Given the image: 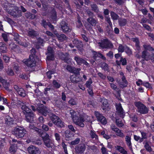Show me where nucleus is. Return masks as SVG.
Segmentation results:
<instances>
[{
	"mask_svg": "<svg viewBox=\"0 0 154 154\" xmlns=\"http://www.w3.org/2000/svg\"><path fill=\"white\" fill-rule=\"evenodd\" d=\"M69 103L71 105H75L77 104L76 101L75 99L71 98L68 101Z\"/></svg>",
	"mask_w": 154,
	"mask_h": 154,
	"instance_id": "obj_42",
	"label": "nucleus"
},
{
	"mask_svg": "<svg viewBox=\"0 0 154 154\" xmlns=\"http://www.w3.org/2000/svg\"><path fill=\"white\" fill-rule=\"evenodd\" d=\"M0 51L3 53L6 52L7 51V48L5 45L2 43H0Z\"/></svg>",
	"mask_w": 154,
	"mask_h": 154,
	"instance_id": "obj_31",
	"label": "nucleus"
},
{
	"mask_svg": "<svg viewBox=\"0 0 154 154\" xmlns=\"http://www.w3.org/2000/svg\"><path fill=\"white\" fill-rule=\"evenodd\" d=\"M54 51L51 47H48L47 57V63H48V60H53L54 59Z\"/></svg>",
	"mask_w": 154,
	"mask_h": 154,
	"instance_id": "obj_11",
	"label": "nucleus"
},
{
	"mask_svg": "<svg viewBox=\"0 0 154 154\" xmlns=\"http://www.w3.org/2000/svg\"><path fill=\"white\" fill-rule=\"evenodd\" d=\"M94 55L93 58L95 60H98L99 59V55H98V54H100V53H97L95 51L93 52Z\"/></svg>",
	"mask_w": 154,
	"mask_h": 154,
	"instance_id": "obj_47",
	"label": "nucleus"
},
{
	"mask_svg": "<svg viewBox=\"0 0 154 154\" xmlns=\"http://www.w3.org/2000/svg\"><path fill=\"white\" fill-rule=\"evenodd\" d=\"M53 85L56 88H59L60 87V85L56 81H54L53 82Z\"/></svg>",
	"mask_w": 154,
	"mask_h": 154,
	"instance_id": "obj_55",
	"label": "nucleus"
},
{
	"mask_svg": "<svg viewBox=\"0 0 154 154\" xmlns=\"http://www.w3.org/2000/svg\"><path fill=\"white\" fill-rule=\"evenodd\" d=\"M74 60L78 65H81L82 64H84L86 65H88V63L85 60L80 57L79 56L75 57Z\"/></svg>",
	"mask_w": 154,
	"mask_h": 154,
	"instance_id": "obj_19",
	"label": "nucleus"
},
{
	"mask_svg": "<svg viewBox=\"0 0 154 154\" xmlns=\"http://www.w3.org/2000/svg\"><path fill=\"white\" fill-rule=\"evenodd\" d=\"M25 116L26 120L28 122L32 123L34 120V115L32 112H29L24 114Z\"/></svg>",
	"mask_w": 154,
	"mask_h": 154,
	"instance_id": "obj_18",
	"label": "nucleus"
},
{
	"mask_svg": "<svg viewBox=\"0 0 154 154\" xmlns=\"http://www.w3.org/2000/svg\"><path fill=\"white\" fill-rule=\"evenodd\" d=\"M12 9L10 7L9 9L6 8L5 9L7 11H8L10 14L14 16H18L20 15V11H19L18 8L16 7L15 8V11H12Z\"/></svg>",
	"mask_w": 154,
	"mask_h": 154,
	"instance_id": "obj_12",
	"label": "nucleus"
},
{
	"mask_svg": "<svg viewBox=\"0 0 154 154\" xmlns=\"http://www.w3.org/2000/svg\"><path fill=\"white\" fill-rule=\"evenodd\" d=\"M152 54H151L147 51H144L142 52L141 57L146 61L151 60L154 62V52H152Z\"/></svg>",
	"mask_w": 154,
	"mask_h": 154,
	"instance_id": "obj_6",
	"label": "nucleus"
},
{
	"mask_svg": "<svg viewBox=\"0 0 154 154\" xmlns=\"http://www.w3.org/2000/svg\"><path fill=\"white\" fill-rule=\"evenodd\" d=\"M116 109L119 113L120 116L123 118L125 115V113L122 107L121 104L120 103H118L116 105Z\"/></svg>",
	"mask_w": 154,
	"mask_h": 154,
	"instance_id": "obj_17",
	"label": "nucleus"
},
{
	"mask_svg": "<svg viewBox=\"0 0 154 154\" xmlns=\"http://www.w3.org/2000/svg\"><path fill=\"white\" fill-rule=\"evenodd\" d=\"M23 62L28 67H32L35 65V58L32 55H30L29 59L23 60Z\"/></svg>",
	"mask_w": 154,
	"mask_h": 154,
	"instance_id": "obj_4",
	"label": "nucleus"
},
{
	"mask_svg": "<svg viewBox=\"0 0 154 154\" xmlns=\"http://www.w3.org/2000/svg\"><path fill=\"white\" fill-rule=\"evenodd\" d=\"M18 103L21 106V109L24 114L31 112V109L29 108L25 103L20 101H19Z\"/></svg>",
	"mask_w": 154,
	"mask_h": 154,
	"instance_id": "obj_16",
	"label": "nucleus"
},
{
	"mask_svg": "<svg viewBox=\"0 0 154 154\" xmlns=\"http://www.w3.org/2000/svg\"><path fill=\"white\" fill-rule=\"evenodd\" d=\"M101 67L105 70H107L108 69V65L105 63H103L102 64Z\"/></svg>",
	"mask_w": 154,
	"mask_h": 154,
	"instance_id": "obj_48",
	"label": "nucleus"
},
{
	"mask_svg": "<svg viewBox=\"0 0 154 154\" xmlns=\"http://www.w3.org/2000/svg\"><path fill=\"white\" fill-rule=\"evenodd\" d=\"M55 73V71H50L46 73V75H47V77L49 79H51V75Z\"/></svg>",
	"mask_w": 154,
	"mask_h": 154,
	"instance_id": "obj_52",
	"label": "nucleus"
},
{
	"mask_svg": "<svg viewBox=\"0 0 154 154\" xmlns=\"http://www.w3.org/2000/svg\"><path fill=\"white\" fill-rule=\"evenodd\" d=\"M65 137L66 140H70L72 136H73L71 133V132L68 130H66L65 132Z\"/></svg>",
	"mask_w": 154,
	"mask_h": 154,
	"instance_id": "obj_27",
	"label": "nucleus"
},
{
	"mask_svg": "<svg viewBox=\"0 0 154 154\" xmlns=\"http://www.w3.org/2000/svg\"><path fill=\"white\" fill-rule=\"evenodd\" d=\"M134 138L135 140L139 141L140 142H142L143 140V138H140L139 136L136 135H134Z\"/></svg>",
	"mask_w": 154,
	"mask_h": 154,
	"instance_id": "obj_51",
	"label": "nucleus"
},
{
	"mask_svg": "<svg viewBox=\"0 0 154 154\" xmlns=\"http://www.w3.org/2000/svg\"><path fill=\"white\" fill-rule=\"evenodd\" d=\"M12 133L17 137L21 138L24 136L26 131L23 128L18 127L15 128L12 131Z\"/></svg>",
	"mask_w": 154,
	"mask_h": 154,
	"instance_id": "obj_2",
	"label": "nucleus"
},
{
	"mask_svg": "<svg viewBox=\"0 0 154 154\" xmlns=\"http://www.w3.org/2000/svg\"><path fill=\"white\" fill-rule=\"evenodd\" d=\"M15 35V36L14 37V39L15 41L17 42L18 43L21 45L23 46L24 47H26L28 46V43H23L21 42H20L19 39H18L19 36V35L17 34H16Z\"/></svg>",
	"mask_w": 154,
	"mask_h": 154,
	"instance_id": "obj_24",
	"label": "nucleus"
},
{
	"mask_svg": "<svg viewBox=\"0 0 154 154\" xmlns=\"http://www.w3.org/2000/svg\"><path fill=\"white\" fill-rule=\"evenodd\" d=\"M118 51L119 52H122L124 51V47L122 45H119L118 48Z\"/></svg>",
	"mask_w": 154,
	"mask_h": 154,
	"instance_id": "obj_58",
	"label": "nucleus"
},
{
	"mask_svg": "<svg viewBox=\"0 0 154 154\" xmlns=\"http://www.w3.org/2000/svg\"><path fill=\"white\" fill-rule=\"evenodd\" d=\"M62 146L64 149V152L66 154H68V153L67 150V146L63 142L62 143Z\"/></svg>",
	"mask_w": 154,
	"mask_h": 154,
	"instance_id": "obj_50",
	"label": "nucleus"
},
{
	"mask_svg": "<svg viewBox=\"0 0 154 154\" xmlns=\"http://www.w3.org/2000/svg\"><path fill=\"white\" fill-rule=\"evenodd\" d=\"M86 149L85 145L84 144H81L76 146L75 148V153L78 154H83Z\"/></svg>",
	"mask_w": 154,
	"mask_h": 154,
	"instance_id": "obj_9",
	"label": "nucleus"
},
{
	"mask_svg": "<svg viewBox=\"0 0 154 154\" xmlns=\"http://www.w3.org/2000/svg\"><path fill=\"white\" fill-rule=\"evenodd\" d=\"M91 7L92 9V10L96 12H98V10L96 5L93 4L91 5Z\"/></svg>",
	"mask_w": 154,
	"mask_h": 154,
	"instance_id": "obj_53",
	"label": "nucleus"
},
{
	"mask_svg": "<svg viewBox=\"0 0 154 154\" xmlns=\"http://www.w3.org/2000/svg\"><path fill=\"white\" fill-rule=\"evenodd\" d=\"M94 114L98 121L103 125H105L106 124L107 121L105 118L99 112L97 111H95Z\"/></svg>",
	"mask_w": 154,
	"mask_h": 154,
	"instance_id": "obj_10",
	"label": "nucleus"
},
{
	"mask_svg": "<svg viewBox=\"0 0 154 154\" xmlns=\"http://www.w3.org/2000/svg\"><path fill=\"white\" fill-rule=\"evenodd\" d=\"M144 48L146 50L151 51L154 52V48L151 47L149 45H143Z\"/></svg>",
	"mask_w": 154,
	"mask_h": 154,
	"instance_id": "obj_36",
	"label": "nucleus"
},
{
	"mask_svg": "<svg viewBox=\"0 0 154 154\" xmlns=\"http://www.w3.org/2000/svg\"><path fill=\"white\" fill-rule=\"evenodd\" d=\"M88 147L87 148L88 150H94L95 149H96V147L94 145L92 146L88 145Z\"/></svg>",
	"mask_w": 154,
	"mask_h": 154,
	"instance_id": "obj_61",
	"label": "nucleus"
},
{
	"mask_svg": "<svg viewBox=\"0 0 154 154\" xmlns=\"http://www.w3.org/2000/svg\"><path fill=\"white\" fill-rule=\"evenodd\" d=\"M55 137V139L57 141H59L60 140V136L59 134L56 133L54 134Z\"/></svg>",
	"mask_w": 154,
	"mask_h": 154,
	"instance_id": "obj_60",
	"label": "nucleus"
},
{
	"mask_svg": "<svg viewBox=\"0 0 154 154\" xmlns=\"http://www.w3.org/2000/svg\"><path fill=\"white\" fill-rule=\"evenodd\" d=\"M49 19L51 22L53 23H55L57 19L56 12L54 9H53L49 15Z\"/></svg>",
	"mask_w": 154,
	"mask_h": 154,
	"instance_id": "obj_21",
	"label": "nucleus"
},
{
	"mask_svg": "<svg viewBox=\"0 0 154 154\" xmlns=\"http://www.w3.org/2000/svg\"><path fill=\"white\" fill-rule=\"evenodd\" d=\"M116 149L121 153L124 149V148L120 146H116Z\"/></svg>",
	"mask_w": 154,
	"mask_h": 154,
	"instance_id": "obj_56",
	"label": "nucleus"
},
{
	"mask_svg": "<svg viewBox=\"0 0 154 154\" xmlns=\"http://www.w3.org/2000/svg\"><path fill=\"white\" fill-rule=\"evenodd\" d=\"M39 112L41 113L44 116H46L48 113L49 112L50 110L47 109L46 107L43 106H42L41 108L39 109Z\"/></svg>",
	"mask_w": 154,
	"mask_h": 154,
	"instance_id": "obj_22",
	"label": "nucleus"
},
{
	"mask_svg": "<svg viewBox=\"0 0 154 154\" xmlns=\"http://www.w3.org/2000/svg\"><path fill=\"white\" fill-rule=\"evenodd\" d=\"M143 85L147 88H151V86L150 84L148 82H143Z\"/></svg>",
	"mask_w": 154,
	"mask_h": 154,
	"instance_id": "obj_59",
	"label": "nucleus"
},
{
	"mask_svg": "<svg viewBox=\"0 0 154 154\" xmlns=\"http://www.w3.org/2000/svg\"><path fill=\"white\" fill-rule=\"evenodd\" d=\"M87 20L90 24L92 26H95L97 23L96 21L91 17L88 18Z\"/></svg>",
	"mask_w": 154,
	"mask_h": 154,
	"instance_id": "obj_34",
	"label": "nucleus"
},
{
	"mask_svg": "<svg viewBox=\"0 0 154 154\" xmlns=\"http://www.w3.org/2000/svg\"><path fill=\"white\" fill-rule=\"evenodd\" d=\"M7 74L9 75H14V72L11 68H8L6 71Z\"/></svg>",
	"mask_w": 154,
	"mask_h": 154,
	"instance_id": "obj_45",
	"label": "nucleus"
},
{
	"mask_svg": "<svg viewBox=\"0 0 154 154\" xmlns=\"http://www.w3.org/2000/svg\"><path fill=\"white\" fill-rule=\"evenodd\" d=\"M119 23L120 26H124L126 23V20L125 19H120L119 20Z\"/></svg>",
	"mask_w": 154,
	"mask_h": 154,
	"instance_id": "obj_39",
	"label": "nucleus"
},
{
	"mask_svg": "<svg viewBox=\"0 0 154 154\" xmlns=\"http://www.w3.org/2000/svg\"><path fill=\"white\" fill-rule=\"evenodd\" d=\"M70 113L73 122L81 127L84 126L83 122L85 121L89 122L90 121V117L84 113L76 112L73 110H70Z\"/></svg>",
	"mask_w": 154,
	"mask_h": 154,
	"instance_id": "obj_1",
	"label": "nucleus"
},
{
	"mask_svg": "<svg viewBox=\"0 0 154 154\" xmlns=\"http://www.w3.org/2000/svg\"><path fill=\"white\" fill-rule=\"evenodd\" d=\"M28 150L31 154H40V152L38 148L32 146H30L28 148Z\"/></svg>",
	"mask_w": 154,
	"mask_h": 154,
	"instance_id": "obj_14",
	"label": "nucleus"
},
{
	"mask_svg": "<svg viewBox=\"0 0 154 154\" xmlns=\"http://www.w3.org/2000/svg\"><path fill=\"white\" fill-rule=\"evenodd\" d=\"M122 81L123 82V83L124 84H122L124 87H126L127 85V82L125 80V77L124 76H123L122 78Z\"/></svg>",
	"mask_w": 154,
	"mask_h": 154,
	"instance_id": "obj_62",
	"label": "nucleus"
},
{
	"mask_svg": "<svg viewBox=\"0 0 154 154\" xmlns=\"http://www.w3.org/2000/svg\"><path fill=\"white\" fill-rule=\"evenodd\" d=\"M135 105L137 108L138 112L140 113L145 114L148 112V109L143 104L138 102L135 103Z\"/></svg>",
	"mask_w": 154,
	"mask_h": 154,
	"instance_id": "obj_7",
	"label": "nucleus"
},
{
	"mask_svg": "<svg viewBox=\"0 0 154 154\" xmlns=\"http://www.w3.org/2000/svg\"><path fill=\"white\" fill-rule=\"evenodd\" d=\"M17 92L21 96L24 97L26 95L25 91L22 88H20V89L18 90Z\"/></svg>",
	"mask_w": 154,
	"mask_h": 154,
	"instance_id": "obj_37",
	"label": "nucleus"
},
{
	"mask_svg": "<svg viewBox=\"0 0 154 154\" xmlns=\"http://www.w3.org/2000/svg\"><path fill=\"white\" fill-rule=\"evenodd\" d=\"M90 134L92 138H95L96 140L98 139V136L96 134L95 131L93 130H91L90 131Z\"/></svg>",
	"mask_w": 154,
	"mask_h": 154,
	"instance_id": "obj_33",
	"label": "nucleus"
},
{
	"mask_svg": "<svg viewBox=\"0 0 154 154\" xmlns=\"http://www.w3.org/2000/svg\"><path fill=\"white\" fill-rule=\"evenodd\" d=\"M80 139L79 138H76L75 140L70 142V144L71 145H74L78 144L80 142Z\"/></svg>",
	"mask_w": 154,
	"mask_h": 154,
	"instance_id": "obj_40",
	"label": "nucleus"
},
{
	"mask_svg": "<svg viewBox=\"0 0 154 154\" xmlns=\"http://www.w3.org/2000/svg\"><path fill=\"white\" fill-rule=\"evenodd\" d=\"M2 36L4 41L6 42L8 40V35L5 33L3 34H2Z\"/></svg>",
	"mask_w": 154,
	"mask_h": 154,
	"instance_id": "obj_63",
	"label": "nucleus"
},
{
	"mask_svg": "<svg viewBox=\"0 0 154 154\" xmlns=\"http://www.w3.org/2000/svg\"><path fill=\"white\" fill-rule=\"evenodd\" d=\"M145 147L146 149L149 152H151L152 150L151 147L147 143H146L145 145Z\"/></svg>",
	"mask_w": 154,
	"mask_h": 154,
	"instance_id": "obj_54",
	"label": "nucleus"
},
{
	"mask_svg": "<svg viewBox=\"0 0 154 154\" xmlns=\"http://www.w3.org/2000/svg\"><path fill=\"white\" fill-rule=\"evenodd\" d=\"M68 56L69 55L67 54H66L65 55L63 54L61 55V58L64 60L65 62L68 63L70 61V59L68 58Z\"/></svg>",
	"mask_w": 154,
	"mask_h": 154,
	"instance_id": "obj_26",
	"label": "nucleus"
},
{
	"mask_svg": "<svg viewBox=\"0 0 154 154\" xmlns=\"http://www.w3.org/2000/svg\"><path fill=\"white\" fill-rule=\"evenodd\" d=\"M125 51L126 53L128 55H130L132 53L131 50L128 48H126Z\"/></svg>",
	"mask_w": 154,
	"mask_h": 154,
	"instance_id": "obj_64",
	"label": "nucleus"
},
{
	"mask_svg": "<svg viewBox=\"0 0 154 154\" xmlns=\"http://www.w3.org/2000/svg\"><path fill=\"white\" fill-rule=\"evenodd\" d=\"M102 109L103 110H108L109 109V104L108 103L107 100L106 99H104L102 100Z\"/></svg>",
	"mask_w": 154,
	"mask_h": 154,
	"instance_id": "obj_23",
	"label": "nucleus"
},
{
	"mask_svg": "<svg viewBox=\"0 0 154 154\" xmlns=\"http://www.w3.org/2000/svg\"><path fill=\"white\" fill-rule=\"evenodd\" d=\"M50 116L51 120L55 125L61 128L64 127L63 122L58 116L52 114H50Z\"/></svg>",
	"mask_w": 154,
	"mask_h": 154,
	"instance_id": "obj_3",
	"label": "nucleus"
},
{
	"mask_svg": "<svg viewBox=\"0 0 154 154\" xmlns=\"http://www.w3.org/2000/svg\"><path fill=\"white\" fill-rule=\"evenodd\" d=\"M99 46L103 49L112 48L113 45L112 43L107 39H103L98 43Z\"/></svg>",
	"mask_w": 154,
	"mask_h": 154,
	"instance_id": "obj_5",
	"label": "nucleus"
},
{
	"mask_svg": "<svg viewBox=\"0 0 154 154\" xmlns=\"http://www.w3.org/2000/svg\"><path fill=\"white\" fill-rule=\"evenodd\" d=\"M49 136L48 134H46L43 140L45 146L48 148H52L54 146L53 141L49 138Z\"/></svg>",
	"mask_w": 154,
	"mask_h": 154,
	"instance_id": "obj_8",
	"label": "nucleus"
},
{
	"mask_svg": "<svg viewBox=\"0 0 154 154\" xmlns=\"http://www.w3.org/2000/svg\"><path fill=\"white\" fill-rule=\"evenodd\" d=\"M60 25L62 30L64 32H66L71 31V28L65 21H62Z\"/></svg>",
	"mask_w": 154,
	"mask_h": 154,
	"instance_id": "obj_15",
	"label": "nucleus"
},
{
	"mask_svg": "<svg viewBox=\"0 0 154 154\" xmlns=\"http://www.w3.org/2000/svg\"><path fill=\"white\" fill-rule=\"evenodd\" d=\"M42 24L45 28H46V27L48 26L50 28L52 29H54V26L52 25L49 23H47L44 20L42 21Z\"/></svg>",
	"mask_w": 154,
	"mask_h": 154,
	"instance_id": "obj_38",
	"label": "nucleus"
},
{
	"mask_svg": "<svg viewBox=\"0 0 154 154\" xmlns=\"http://www.w3.org/2000/svg\"><path fill=\"white\" fill-rule=\"evenodd\" d=\"M28 35L29 36L34 38L37 35L38 33L33 30H31L28 32Z\"/></svg>",
	"mask_w": 154,
	"mask_h": 154,
	"instance_id": "obj_35",
	"label": "nucleus"
},
{
	"mask_svg": "<svg viewBox=\"0 0 154 154\" xmlns=\"http://www.w3.org/2000/svg\"><path fill=\"white\" fill-rule=\"evenodd\" d=\"M16 145H17V144L14 143L11 145L9 151L12 153H14L15 152L17 147L18 146H16Z\"/></svg>",
	"mask_w": 154,
	"mask_h": 154,
	"instance_id": "obj_28",
	"label": "nucleus"
},
{
	"mask_svg": "<svg viewBox=\"0 0 154 154\" xmlns=\"http://www.w3.org/2000/svg\"><path fill=\"white\" fill-rule=\"evenodd\" d=\"M81 69L80 68H76L74 67H73V69L72 73H73L75 74H78L79 73Z\"/></svg>",
	"mask_w": 154,
	"mask_h": 154,
	"instance_id": "obj_46",
	"label": "nucleus"
},
{
	"mask_svg": "<svg viewBox=\"0 0 154 154\" xmlns=\"http://www.w3.org/2000/svg\"><path fill=\"white\" fill-rule=\"evenodd\" d=\"M5 124L7 126H9L13 124V119L8 115L6 116L5 117Z\"/></svg>",
	"mask_w": 154,
	"mask_h": 154,
	"instance_id": "obj_20",
	"label": "nucleus"
},
{
	"mask_svg": "<svg viewBox=\"0 0 154 154\" xmlns=\"http://www.w3.org/2000/svg\"><path fill=\"white\" fill-rule=\"evenodd\" d=\"M116 123L117 125L119 127H122L124 125L122 121L119 119H117L116 121Z\"/></svg>",
	"mask_w": 154,
	"mask_h": 154,
	"instance_id": "obj_49",
	"label": "nucleus"
},
{
	"mask_svg": "<svg viewBox=\"0 0 154 154\" xmlns=\"http://www.w3.org/2000/svg\"><path fill=\"white\" fill-rule=\"evenodd\" d=\"M56 36L57 37L59 40L61 41H63V40H65L66 38V36L63 34H61L59 35L58 33H54Z\"/></svg>",
	"mask_w": 154,
	"mask_h": 154,
	"instance_id": "obj_30",
	"label": "nucleus"
},
{
	"mask_svg": "<svg viewBox=\"0 0 154 154\" xmlns=\"http://www.w3.org/2000/svg\"><path fill=\"white\" fill-rule=\"evenodd\" d=\"M111 129L114 131L116 133V135L120 137H123L124 136V134L119 129L116 127L112 125L111 126Z\"/></svg>",
	"mask_w": 154,
	"mask_h": 154,
	"instance_id": "obj_13",
	"label": "nucleus"
},
{
	"mask_svg": "<svg viewBox=\"0 0 154 154\" xmlns=\"http://www.w3.org/2000/svg\"><path fill=\"white\" fill-rule=\"evenodd\" d=\"M125 139L127 145L128 146L130 149H131V137L128 136H126Z\"/></svg>",
	"mask_w": 154,
	"mask_h": 154,
	"instance_id": "obj_29",
	"label": "nucleus"
},
{
	"mask_svg": "<svg viewBox=\"0 0 154 154\" xmlns=\"http://www.w3.org/2000/svg\"><path fill=\"white\" fill-rule=\"evenodd\" d=\"M132 41L135 43V46L137 50H139L140 49L139 42L137 38H133L132 39Z\"/></svg>",
	"mask_w": 154,
	"mask_h": 154,
	"instance_id": "obj_32",
	"label": "nucleus"
},
{
	"mask_svg": "<svg viewBox=\"0 0 154 154\" xmlns=\"http://www.w3.org/2000/svg\"><path fill=\"white\" fill-rule=\"evenodd\" d=\"M25 16L27 18L32 19H34L35 17V15L32 14L30 13H26Z\"/></svg>",
	"mask_w": 154,
	"mask_h": 154,
	"instance_id": "obj_44",
	"label": "nucleus"
},
{
	"mask_svg": "<svg viewBox=\"0 0 154 154\" xmlns=\"http://www.w3.org/2000/svg\"><path fill=\"white\" fill-rule=\"evenodd\" d=\"M92 83V80L91 78H90L86 82L85 85L86 87L89 88H91Z\"/></svg>",
	"mask_w": 154,
	"mask_h": 154,
	"instance_id": "obj_43",
	"label": "nucleus"
},
{
	"mask_svg": "<svg viewBox=\"0 0 154 154\" xmlns=\"http://www.w3.org/2000/svg\"><path fill=\"white\" fill-rule=\"evenodd\" d=\"M111 16L113 20H117L119 17L118 15L113 12H111Z\"/></svg>",
	"mask_w": 154,
	"mask_h": 154,
	"instance_id": "obj_41",
	"label": "nucleus"
},
{
	"mask_svg": "<svg viewBox=\"0 0 154 154\" xmlns=\"http://www.w3.org/2000/svg\"><path fill=\"white\" fill-rule=\"evenodd\" d=\"M116 64L119 65L121 63H122V65H125L126 64L127 61L125 58H123L122 57H121L120 61L116 60Z\"/></svg>",
	"mask_w": 154,
	"mask_h": 154,
	"instance_id": "obj_25",
	"label": "nucleus"
},
{
	"mask_svg": "<svg viewBox=\"0 0 154 154\" xmlns=\"http://www.w3.org/2000/svg\"><path fill=\"white\" fill-rule=\"evenodd\" d=\"M73 43L74 44H75V46H76L78 47V46H79L78 45H77L78 43L80 44V45L82 46V42H80L78 40H74L73 42Z\"/></svg>",
	"mask_w": 154,
	"mask_h": 154,
	"instance_id": "obj_57",
	"label": "nucleus"
}]
</instances>
